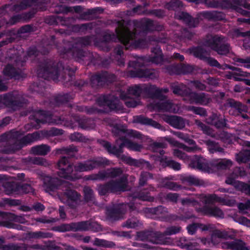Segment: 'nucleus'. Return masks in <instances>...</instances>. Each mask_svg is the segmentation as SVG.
<instances>
[{
    "mask_svg": "<svg viewBox=\"0 0 250 250\" xmlns=\"http://www.w3.org/2000/svg\"><path fill=\"white\" fill-rule=\"evenodd\" d=\"M152 52L155 53V55L151 57L149 59V61L156 64L161 63L163 60V58L160 48L157 47L154 48Z\"/></svg>",
    "mask_w": 250,
    "mask_h": 250,
    "instance_id": "44",
    "label": "nucleus"
},
{
    "mask_svg": "<svg viewBox=\"0 0 250 250\" xmlns=\"http://www.w3.org/2000/svg\"><path fill=\"white\" fill-rule=\"evenodd\" d=\"M117 97L114 95L101 96L97 99V103L100 106H107L111 109L116 108Z\"/></svg>",
    "mask_w": 250,
    "mask_h": 250,
    "instance_id": "21",
    "label": "nucleus"
},
{
    "mask_svg": "<svg viewBox=\"0 0 250 250\" xmlns=\"http://www.w3.org/2000/svg\"><path fill=\"white\" fill-rule=\"evenodd\" d=\"M82 9V7L80 6H75L74 7H67L65 6H61L59 7V13L67 14L69 12L73 11V10L76 12H80Z\"/></svg>",
    "mask_w": 250,
    "mask_h": 250,
    "instance_id": "61",
    "label": "nucleus"
},
{
    "mask_svg": "<svg viewBox=\"0 0 250 250\" xmlns=\"http://www.w3.org/2000/svg\"><path fill=\"white\" fill-rule=\"evenodd\" d=\"M126 75L131 78H145L148 80L157 79L159 77L158 72L154 69H139L129 70Z\"/></svg>",
    "mask_w": 250,
    "mask_h": 250,
    "instance_id": "11",
    "label": "nucleus"
},
{
    "mask_svg": "<svg viewBox=\"0 0 250 250\" xmlns=\"http://www.w3.org/2000/svg\"><path fill=\"white\" fill-rule=\"evenodd\" d=\"M5 193L10 195L11 194L16 193L18 192V184L16 183H6L5 186Z\"/></svg>",
    "mask_w": 250,
    "mask_h": 250,
    "instance_id": "51",
    "label": "nucleus"
},
{
    "mask_svg": "<svg viewBox=\"0 0 250 250\" xmlns=\"http://www.w3.org/2000/svg\"><path fill=\"white\" fill-rule=\"evenodd\" d=\"M36 122L39 123H46L50 122V117L43 111L36 112L34 115Z\"/></svg>",
    "mask_w": 250,
    "mask_h": 250,
    "instance_id": "42",
    "label": "nucleus"
},
{
    "mask_svg": "<svg viewBox=\"0 0 250 250\" xmlns=\"http://www.w3.org/2000/svg\"><path fill=\"white\" fill-rule=\"evenodd\" d=\"M73 120L78 122L79 126L83 129H91L95 127L94 121L91 119H80L79 117L75 116L73 117Z\"/></svg>",
    "mask_w": 250,
    "mask_h": 250,
    "instance_id": "31",
    "label": "nucleus"
},
{
    "mask_svg": "<svg viewBox=\"0 0 250 250\" xmlns=\"http://www.w3.org/2000/svg\"><path fill=\"white\" fill-rule=\"evenodd\" d=\"M136 240L139 241H147L153 244H160L166 243L163 234L159 231L144 230L138 231L136 233Z\"/></svg>",
    "mask_w": 250,
    "mask_h": 250,
    "instance_id": "8",
    "label": "nucleus"
},
{
    "mask_svg": "<svg viewBox=\"0 0 250 250\" xmlns=\"http://www.w3.org/2000/svg\"><path fill=\"white\" fill-rule=\"evenodd\" d=\"M119 140L122 141V143H121V147L125 146L130 150L136 151H140L143 148L142 145L133 142L131 140L126 139L125 137H120Z\"/></svg>",
    "mask_w": 250,
    "mask_h": 250,
    "instance_id": "32",
    "label": "nucleus"
},
{
    "mask_svg": "<svg viewBox=\"0 0 250 250\" xmlns=\"http://www.w3.org/2000/svg\"><path fill=\"white\" fill-rule=\"evenodd\" d=\"M225 37L218 35L208 38L205 42L204 45L215 51L219 55H226L230 51V47L229 43H226Z\"/></svg>",
    "mask_w": 250,
    "mask_h": 250,
    "instance_id": "5",
    "label": "nucleus"
},
{
    "mask_svg": "<svg viewBox=\"0 0 250 250\" xmlns=\"http://www.w3.org/2000/svg\"><path fill=\"white\" fill-rule=\"evenodd\" d=\"M175 19L182 21L188 26L191 27H195L198 23V20L191 18L187 13L184 12H177L175 13Z\"/></svg>",
    "mask_w": 250,
    "mask_h": 250,
    "instance_id": "24",
    "label": "nucleus"
},
{
    "mask_svg": "<svg viewBox=\"0 0 250 250\" xmlns=\"http://www.w3.org/2000/svg\"><path fill=\"white\" fill-rule=\"evenodd\" d=\"M84 200L86 202L93 201L94 196L93 190L88 187H84L83 189Z\"/></svg>",
    "mask_w": 250,
    "mask_h": 250,
    "instance_id": "57",
    "label": "nucleus"
},
{
    "mask_svg": "<svg viewBox=\"0 0 250 250\" xmlns=\"http://www.w3.org/2000/svg\"><path fill=\"white\" fill-rule=\"evenodd\" d=\"M116 33L118 39L124 44L125 49L130 47H145L152 42H166V38H160L156 36H149L146 39L138 41L135 40V33L131 32L128 27L133 25L136 28H140L144 31L161 30L162 26H156L153 21L149 19H144L140 21H133L126 22L124 20L116 21Z\"/></svg>",
    "mask_w": 250,
    "mask_h": 250,
    "instance_id": "1",
    "label": "nucleus"
},
{
    "mask_svg": "<svg viewBox=\"0 0 250 250\" xmlns=\"http://www.w3.org/2000/svg\"><path fill=\"white\" fill-rule=\"evenodd\" d=\"M51 150L50 147L47 145L42 144L32 147L31 148V153L36 155L45 156Z\"/></svg>",
    "mask_w": 250,
    "mask_h": 250,
    "instance_id": "35",
    "label": "nucleus"
},
{
    "mask_svg": "<svg viewBox=\"0 0 250 250\" xmlns=\"http://www.w3.org/2000/svg\"><path fill=\"white\" fill-rule=\"evenodd\" d=\"M63 71L65 75L62 76V79L66 82L72 80V77L74 73V71L69 67H64L62 63H55L53 62H49L44 64L38 70L39 77L44 79H52L56 80L62 71Z\"/></svg>",
    "mask_w": 250,
    "mask_h": 250,
    "instance_id": "2",
    "label": "nucleus"
},
{
    "mask_svg": "<svg viewBox=\"0 0 250 250\" xmlns=\"http://www.w3.org/2000/svg\"><path fill=\"white\" fill-rule=\"evenodd\" d=\"M72 231H85L90 229V222L89 221H82L77 223H72Z\"/></svg>",
    "mask_w": 250,
    "mask_h": 250,
    "instance_id": "40",
    "label": "nucleus"
},
{
    "mask_svg": "<svg viewBox=\"0 0 250 250\" xmlns=\"http://www.w3.org/2000/svg\"><path fill=\"white\" fill-rule=\"evenodd\" d=\"M195 124L198 128H199L203 131L205 134L211 136V137H214L212 130L210 127L201 122L200 121L195 120Z\"/></svg>",
    "mask_w": 250,
    "mask_h": 250,
    "instance_id": "50",
    "label": "nucleus"
},
{
    "mask_svg": "<svg viewBox=\"0 0 250 250\" xmlns=\"http://www.w3.org/2000/svg\"><path fill=\"white\" fill-rule=\"evenodd\" d=\"M232 165V162L231 160L224 159L214 160L211 162L212 173L216 170H223L229 168Z\"/></svg>",
    "mask_w": 250,
    "mask_h": 250,
    "instance_id": "25",
    "label": "nucleus"
},
{
    "mask_svg": "<svg viewBox=\"0 0 250 250\" xmlns=\"http://www.w3.org/2000/svg\"><path fill=\"white\" fill-rule=\"evenodd\" d=\"M121 158L126 163L130 165L134 166L137 167H140L143 165V161L132 159L131 157H127L124 155L121 156Z\"/></svg>",
    "mask_w": 250,
    "mask_h": 250,
    "instance_id": "53",
    "label": "nucleus"
},
{
    "mask_svg": "<svg viewBox=\"0 0 250 250\" xmlns=\"http://www.w3.org/2000/svg\"><path fill=\"white\" fill-rule=\"evenodd\" d=\"M8 217L7 220L10 222L13 221L21 224H25L27 222L24 216L22 215H16L14 214H8Z\"/></svg>",
    "mask_w": 250,
    "mask_h": 250,
    "instance_id": "60",
    "label": "nucleus"
},
{
    "mask_svg": "<svg viewBox=\"0 0 250 250\" xmlns=\"http://www.w3.org/2000/svg\"><path fill=\"white\" fill-rule=\"evenodd\" d=\"M172 90L174 94L178 95H183L188 93L186 86L183 84L173 86Z\"/></svg>",
    "mask_w": 250,
    "mask_h": 250,
    "instance_id": "59",
    "label": "nucleus"
},
{
    "mask_svg": "<svg viewBox=\"0 0 250 250\" xmlns=\"http://www.w3.org/2000/svg\"><path fill=\"white\" fill-rule=\"evenodd\" d=\"M3 74L8 78H16L18 74V72L16 70L15 68L12 66L11 65H7L4 69Z\"/></svg>",
    "mask_w": 250,
    "mask_h": 250,
    "instance_id": "52",
    "label": "nucleus"
},
{
    "mask_svg": "<svg viewBox=\"0 0 250 250\" xmlns=\"http://www.w3.org/2000/svg\"><path fill=\"white\" fill-rule=\"evenodd\" d=\"M34 1L35 0H22L20 4L14 5L12 8L14 11L17 12L31 6Z\"/></svg>",
    "mask_w": 250,
    "mask_h": 250,
    "instance_id": "55",
    "label": "nucleus"
},
{
    "mask_svg": "<svg viewBox=\"0 0 250 250\" xmlns=\"http://www.w3.org/2000/svg\"><path fill=\"white\" fill-rule=\"evenodd\" d=\"M7 138L8 139L13 140L14 142L12 146V149L9 151V153H10L21 149L24 145H27L40 140L42 137L40 133L36 131L33 133L28 134L20 139L19 132L13 131L7 135Z\"/></svg>",
    "mask_w": 250,
    "mask_h": 250,
    "instance_id": "4",
    "label": "nucleus"
},
{
    "mask_svg": "<svg viewBox=\"0 0 250 250\" xmlns=\"http://www.w3.org/2000/svg\"><path fill=\"white\" fill-rule=\"evenodd\" d=\"M165 7L168 10L176 11L181 9L183 7V4L179 0H171L170 2L167 3Z\"/></svg>",
    "mask_w": 250,
    "mask_h": 250,
    "instance_id": "47",
    "label": "nucleus"
},
{
    "mask_svg": "<svg viewBox=\"0 0 250 250\" xmlns=\"http://www.w3.org/2000/svg\"><path fill=\"white\" fill-rule=\"evenodd\" d=\"M189 51L190 53L193 54L194 57L203 61L206 58L207 56L210 55L209 51L206 50L201 46L192 48Z\"/></svg>",
    "mask_w": 250,
    "mask_h": 250,
    "instance_id": "36",
    "label": "nucleus"
},
{
    "mask_svg": "<svg viewBox=\"0 0 250 250\" xmlns=\"http://www.w3.org/2000/svg\"><path fill=\"white\" fill-rule=\"evenodd\" d=\"M8 214L4 213H0V226L6 227L9 229H21V226L17 224H13L11 222L7 220Z\"/></svg>",
    "mask_w": 250,
    "mask_h": 250,
    "instance_id": "34",
    "label": "nucleus"
},
{
    "mask_svg": "<svg viewBox=\"0 0 250 250\" xmlns=\"http://www.w3.org/2000/svg\"><path fill=\"white\" fill-rule=\"evenodd\" d=\"M164 139L167 141L170 144L174 146H177L179 147L182 148L184 150L188 152H195L197 151H200L202 150L201 148H200L197 145H195L190 147L187 146L184 144L180 143L171 138L165 137L164 138Z\"/></svg>",
    "mask_w": 250,
    "mask_h": 250,
    "instance_id": "27",
    "label": "nucleus"
},
{
    "mask_svg": "<svg viewBox=\"0 0 250 250\" xmlns=\"http://www.w3.org/2000/svg\"><path fill=\"white\" fill-rule=\"evenodd\" d=\"M153 176L152 174L147 172H142L141 173L140 179H139V185L141 186H144L148 178H152Z\"/></svg>",
    "mask_w": 250,
    "mask_h": 250,
    "instance_id": "63",
    "label": "nucleus"
},
{
    "mask_svg": "<svg viewBox=\"0 0 250 250\" xmlns=\"http://www.w3.org/2000/svg\"><path fill=\"white\" fill-rule=\"evenodd\" d=\"M64 195L66 196L67 199L66 201L62 200L60 197L61 201L69 206L71 208L76 207L77 203L80 200L81 195L77 191L73 190H68L64 192Z\"/></svg>",
    "mask_w": 250,
    "mask_h": 250,
    "instance_id": "20",
    "label": "nucleus"
},
{
    "mask_svg": "<svg viewBox=\"0 0 250 250\" xmlns=\"http://www.w3.org/2000/svg\"><path fill=\"white\" fill-rule=\"evenodd\" d=\"M91 42V40L89 37L80 38L77 39L74 43L70 42H66L64 44V49L60 48L59 52L61 54H70L76 61H79L85 55V52L83 51L82 48L89 45Z\"/></svg>",
    "mask_w": 250,
    "mask_h": 250,
    "instance_id": "3",
    "label": "nucleus"
},
{
    "mask_svg": "<svg viewBox=\"0 0 250 250\" xmlns=\"http://www.w3.org/2000/svg\"><path fill=\"white\" fill-rule=\"evenodd\" d=\"M204 61L212 67H215L217 68L223 70L226 69L225 66L221 65L216 60H215L214 58L210 57L209 56H207L206 58L205 59Z\"/></svg>",
    "mask_w": 250,
    "mask_h": 250,
    "instance_id": "56",
    "label": "nucleus"
},
{
    "mask_svg": "<svg viewBox=\"0 0 250 250\" xmlns=\"http://www.w3.org/2000/svg\"><path fill=\"white\" fill-rule=\"evenodd\" d=\"M162 119L171 126L178 129H182L185 126V122L183 118L177 116H169L164 115Z\"/></svg>",
    "mask_w": 250,
    "mask_h": 250,
    "instance_id": "22",
    "label": "nucleus"
},
{
    "mask_svg": "<svg viewBox=\"0 0 250 250\" xmlns=\"http://www.w3.org/2000/svg\"><path fill=\"white\" fill-rule=\"evenodd\" d=\"M109 165V161L105 158H97L83 162H78L74 166L75 172L88 171L100 167Z\"/></svg>",
    "mask_w": 250,
    "mask_h": 250,
    "instance_id": "7",
    "label": "nucleus"
},
{
    "mask_svg": "<svg viewBox=\"0 0 250 250\" xmlns=\"http://www.w3.org/2000/svg\"><path fill=\"white\" fill-rule=\"evenodd\" d=\"M198 198L200 199V201L202 202L205 204H210L215 202H219L223 205L230 206L234 202V201L233 200L227 201L224 198L219 197L215 194L207 195L200 194L198 195Z\"/></svg>",
    "mask_w": 250,
    "mask_h": 250,
    "instance_id": "16",
    "label": "nucleus"
},
{
    "mask_svg": "<svg viewBox=\"0 0 250 250\" xmlns=\"http://www.w3.org/2000/svg\"><path fill=\"white\" fill-rule=\"evenodd\" d=\"M44 190L50 194L57 190L62 184V181L57 177L45 175L42 178Z\"/></svg>",
    "mask_w": 250,
    "mask_h": 250,
    "instance_id": "13",
    "label": "nucleus"
},
{
    "mask_svg": "<svg viewBox=\"0 0 250 250\" xmlns=\"http://www.w3.org/2000/svg\"><path fill=\"white\" fill-rule=\"evenodd\" d=\"M146 62L144 57H138L134 61H130L128 65L130 67H133L134 69H137L138 67L144 66Z\"/></svg>",
    "mask_w": 250,
    "mask_h": 250,
    "instance_id": "54",
    "label": "nucleus"
},
{
    "mask_svg": "<svg viewBox=\"0 0 250 250\" xmlns=\"http://www.w3.org/2000/svg\"><path fill=\"white\" fill-rule=\"evenodd\" d=\"M133 122L145 125H151L158 129L162 128V126L157 122L142 115L134 117Z\"/></svg>",
    "mask_w": 250,
    "mask_h": 250,
    "instance_id": "29",
    "label": "nucleus"
},
{
    "mask_svg": "<svg viewBox=\"0 0 250 250\" xmlns=\"http://www.w3.org/2000/svg\"><path fill=\"white\" fill-rule=\"evenodd\" d=\"M57 168L59 170L58 175L67 180L74 181L79 178L76 174L73 173L74 168L73 164L65 157H62L57 163Z\"/></svg>",
    "mask_w": 250,
    "mask_h": 250,
    "instance_id": "6",
    "label": "nucleus"
},
{
    "mask_svg": "<svg viewBox=\"0 0 250 250\" xmlns=\"http://www.w3.org/2000/svg\"><path fill=\"white\" fill-rule=\"evenodd\" d=\"M111 192L124 191L125 190L127 185V175H123L118 180H112L109 182Z\"/></svg>",
    "mask_w": 250,
    "mask_h": 250,
    "instance_id": "19",
    "label": "nucleus"
},
{
    "mask_svg": "<svg viewBox=\"0 0 250 250\" xmlns=\"http://www.w3.org/2000/svg\"><path fill=\"white\" fill-rule=\"evenodd\" d=\"M118 95L122 100L125 101V104L128 107H135L138 104V102L133 98H128L127 96L124 95V92L120 91L118 92Z\"/></svg>",
    "mask_w": 250,
    "mask_h": 250,
    "instance_id": "39",
    "label": "nucleus"
},
{
    "mask_svg": "<svg viewBox=\"0 0 250 250\" xmlns=\"http://www.w3.org/2000/svg\"><path fill=\"white\" fill-rule=\"evenodd\" d=\"M189 167L202 171L212 173L211 162H208L200 155H194L189 164Z\"/></svg>",
    "mask_w": 250,
    "mask_h": 250,
    "instance_id": "10",
    "label": "nucleus"
},
{
    "mask_svg": "<svg viewBox=\"0 0 250 250\" xmlns=\"http://www.w3.org/2000/svg\"><path fill=\"white\" fill-rule=\"evenodd\" d=\"M112 132L116 136L120 137L123 133H125L128 137L137 139L141 141L146 139V137L139 131L132 129H125L122 126L117 125H115L113 127Z\"/></svg>",
    "mask_w": 250,
    "mask_h": 250,
    "instance_id": "12",
    "label": "nucleus"
},
{
    "mask_svg": "<svg viewBox=\"0 0 250 250\" xmlns=\"http://www.w3.org/2000/svg\"><path fill=\"white\" fill-rule=\"evenodd\" d=\"M202 212L204 215L214 216L215 217L223 218L224 214L223 211L218 207L216 206H206L202 208Z\"/></svg>",
    "mask_w": 250,
    "mask_h": 250,
    "instance_id": "28",
    "label": "nucleus"
},
{
    "mask_svg": "<svg viewBox=\"0 0 250 250\" xmlns=\"http://www.w3.org/2000/svg\"><path fill=\"white\" fill-rule=\"evenodd\" d=\"M173 177L170 176L162 180V187L170 190H177L182 188V186L176 183L170 182L169 180H173Z\"/></svg>",
    "mask_w": 250,
    "mask_h": 250,
    "instance_id": "38",
    "label": "nucleus"
},
{
    "mask_svg": "<svg viewBox=\"0 0 250 250\" xmlns=\"http://www.w3.org/2000/svg\"><path fill=\"white\" fill-rule=\"evenodd\" d=\"M228 104L231 107L229 112L231 115L239 116L242 112H245L247 110V108L245 105H242L240 102L235 101L232 99L229 101Z\"/></svg>",
    "mask_w": 250,
    "mask_h": 250,
    "instance_id": "26",
    "label": "nucleus"
},
{
    "mask_svg": "<svg viewBox=\"0 0 250 250\" xmlns=\"http://www.w3.org/2000/svg\"><path fill=\"white\" fill-rule=\"evenodd\" d=\"M226 68H229L233 71L235 81H242L244 77H250V73L243 71L239 68L230 66L228 64H225Z\"/></svg>",
    "mask_w": 250,
    "mask_h": 250,
    "instance_id": "33",
    "label": "nucleus"
},
{
    "mask_svg": "<svg viewBox=\"0 0 250 250\" xmlns=\"http://www.w3.org/2000/svg\"><path fill=\"white\" fill-rule=\"evenodd\" d=\"M22 97L18 92L14 91L0 96V107L6 106H18L21 103Z\"/></svg>",
    "mask_w": 250,
    "mask_h": 250,
    "instance_id": "9",
    "label": "nucleus"
},
{
    "mask_svg": "<svg viewBox=\"0 0 250 250\" xmlns=\"http://www.w3.org/2000/svg\"><path fill=\"white\" fill-rule=\"evenodd\" d=\"M153 108L159 111H167L176 113L178 111L177 105L173 104L169 100H161L154 104Z\"/></svg>",
    "mask_w": 250,
    "mask_h": 250,
    "instance_id": "17",
    "label": "nucleus"
},
{
    "mask_svg": "<svg viewBox=\"0 0 250 250\" xmlns=\"http://www.w3.org/2000/svg\"><path fill=\"white\" fill-rule=\"evenodd\" d=\"M4 249V250H28V248L24 244L21 245L8 244L5 245Z\"/></svg>",
    "mask_w": 250,
    "mask_h": 250,
    "instance_id": "64",
    "label": "nucleus"
},
{
    "mask_svg": "<svg viewBox=\"0 0 250 250\" xmlns=\"http://www.w3.org/2000/svg\"><path fill=\"white\" fill-rule=\"evenodd\" d=\"M188 98L191 104L207 105L211 101L210 96L205 93L191 92L188 96Z\"/></svg>",
    "mask_w": 250,
    "mask_h": 250,
    "instance_id": "15",
    "label": "nucleus"
},
{
    "mask_svg": "<svg viewBox=\"0 0 250 250\" xmlns=\"http://www.w3.org/2000/svg\"><path fill=\"white\" fill-rule=\"evenodd\" d=\"M125 206L124 204H122L108 208L106 212L107 217L112 220L122 218L123 215L125 213Z\"/></svg>",
    "mask_w": 250,
    "mask_h": 250,
    "instance_id": "18",
    "label": "nucleus"
},
{
    "mask_svg": "<svg viewBox=\"0 0 250 250\" xmlns=\"http://www.w3.org/2000/svg\"><path fill=\"white\" fill-rule=\"evenodd\" d=\"M106 171L107 178H115L123 174V170L121 168H112L107 169Z\"/></svg>",
    "mask_w": 250,
    "mask_h": 250,
    "instance_id": "49",
    "label": "nucleus"
},
{
    "mask_svg": "<svg viewBox=\"0 0 250 250\" xmlns=\"http://www.w3.org/2000/svg\"><path fill=\"white\" fill-rule=\"evenodd\" d=\"M116 79L115 75L110 74L104 72L92 76L91 78V81L92 86H95L102 85L105 83H112L115 81Z\"/></svg>",
    "mask_w": 250,
    "mask_h": 250,
    "instance_id": "14",
    "label": "nucleus"
},
{
    "mask_svg": "<svg viewBox=\"0 0 250 250\" xmlns=\"http://www.w3.org/2000/svg\"><path fill=\"white\" fill-rule=\"evenodd\" d=\"M206 144L208 146V150L211 153L215 152H224V149L220 147L215 142L211 140H207L205 142Z\"/></svg>",
    "mask_w": 250,
    "mask_h": 250,
    "instance_id": "48",
    "label": "nucleus"
},
{
    "mask_svg": "<svg viewBox=\"0 0 250 250\" xmlns=\"http://www.w3.org/2000/svg\"><path fill=\"white\" fill-rule=\"evenodd\" d=\"M142 93V89L139 85H135L129 87L127 89V93L124 92V95L128 96V98L130 97H138L140 96Z\"/></svg>",
    "mask_w": 250,
    "mask_h": 250,
    "instance_id": "43",
    "label": "nucleus"
},
{
    "mask_svg": "<svg viewBox=\"0 0 250 250\" xmlns=\"http://www.w3.org/2000/svg\"><path fill=\"white\" fill-rule=\"evenodd\" d=\"M93 245L95 246L105 248H113L115 246V244L113 242L98 238L94 239L93 241Z\"/></svg>",
    "mask_w": 250,
    "mask_h": 250,
    "instance_id": "41",
    "label": "nucleus"
},
{
    "mask_svg": "<svg viewBox=\"0 0 250 250\" xmlns=\"http://www.w3.org/2000/svg\"><path fill=\"white\" fill-rule=\"evenodd\" d=\"M223 249H230L232 250H248L249 248L246 244L241 240L236 239L232 242H227L221 244Z\"/></svg>",
    "mask_w": 250,
    "mask_h": 250,
    "instance_id": "23",
    "label": "nucleus"
},
{
    "mask_svg": "<svg viewBox=\"0 0 250 250\" xmlns=\"http://www.w3.org/2000/svg\"><path fill=\"white\" fill-rule=\"evenodd\" d=\"M182 180L183 183H187L189 185L202 186L204 184L203 180L192 176L185 177Z\"/></svg>",
    "mask_w": 250,
    "mask_h": 250,
    "instance_id": "45",
    "label": "nucleus"
},
{
    "mask_svg": "<svg viewBox=\"0 0 250 250\" xmlns=\"http://www.w3.org/2000/svg\"><path fill=\"white\" fill-rule=\"evenodd\" d=\"M181 230V228L179 226H171L166 229V230L161 234H163V238L166 241V243H160V244L165 245L170 244V238L166 237V235H171L179 233Z\"/></svg>",
    "mask_w": 250,
    "mask_h": 250,
    "instance_id": "37",
    "label": "nucleus"
},
{
    "mask_svg": "<svg viewBox=\"0 0 250 250\" xmlns=\"http://www.w3.org/2000/svg\"><path fill=\"white\" fill-rule=\"evenodd\" d=\"M236 160L239 163H246L250 161V151L245 150L236 155Z\"/></svg>",
    "mask_w": 250,
    "mask_h": 250,
    "instance_id": "46",
    "label": "nucleus"
},
{
    "mask_svg": "<svg viewBox=\"0 0 250 250\" xmlns=\"http://www.w3.org/2000/svg\"><path fill=\"white\" fill-rule=\"evenodd\" d=\"M69 138L73 142H86L87 139L79 132H74L70 135Z\"/></svg>",
    "mask_w": 250,
    "mask_h": 250,
    "instance_id": "62",
    "label": "nucleus"
},
{
    "mask_svg": "<svg viewBox=\"0 0 250 250\" xmlns=\"http://www.w3.org/2000/svg\"><path fill=\"white\" fill-rule=\"evenodd\" d=\"M98 142L101 145L103 146L109 153L116 155L118 157H119L123 152V148L124 146L121 147V143L119 145V147H117L114 146H112L109 143L104 140H99Z\"/></svg>",
    "mask_w": 250,
    "mask_h": 250,
    "instance_id": "30",
    "label": "nucleus"
},
{
    "mask_svg": "<svg viewBox=\"0 0 250 250\" xmlns=\"http://www.w3.org/2000/svg\"><path fill=\"white\" fill-rule=\"evenodd\" d=\"M52 229L56 231L65 232L72 231V225L70 224H63L60 226H56L53 228Z\"/></svg>",
    "mask_w": 250,
    "mask_h": 250,
    "instance_id": "58",
    "label": "nucleus"
}]
</instances>
